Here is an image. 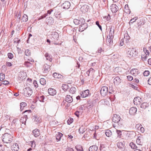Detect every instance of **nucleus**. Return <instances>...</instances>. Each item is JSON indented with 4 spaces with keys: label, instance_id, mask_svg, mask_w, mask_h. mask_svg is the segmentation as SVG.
<instances>
[{
    "label": "nucleus",
    "instance_id": "obj_26",
    "mask_svg": "<svg viewBox=\"0 0 151 151\" xmlns=\"http://www.w3.org/2000/svg\"><path fill=\"white\" fill-rule=\"evenodd\" d=\"M32 120L36 122V124L40 123L41 122L40 119L37 118V116H33Z\"/></svg>",
    "mask_w": 151,
    "mask_h": 151
},
{
    "label": "nucleus",
    "instance_id": "obj_41",
    "mask_svg": "<svg viewBox=\"0 0 151 151\" xmlns=\"http://www.w3.org/2000/svg\"><path fill=\"white\" fill-rule=\"evenodd\" d=\"M5 79V75L3 73H0V81H1Z\"/></svg>",
    "mask_w": 151,
    "mask_h": 151
},
{
    "label": "nucleus",
    "instance_id": "obj_51",
    "mask_svg": "<svg viewBox=\"0 0 151 151\" xmlns=\"http://www.w3.org/2000/svg\"><path fill=\"white\" fill-rule=\"evenodd\" d=\"M73 119L72 118H70L67 121L68 124L69 125L71 124L73 122Z\"/></svg>",
    "mask_w": 151,
    "mask_h": 151
},
{
    "label": "nucleus",
    "instance_id": "obj_30",
    "mask_svg": "<svg viewBox=\"0 0 151 151\" xmlns=\"http://www.w3.org/2000/svg\"><path fill=\"white\" fill-rule=\"evenodd\" d=\"M75 148L77 151H83L82 146L80 145H76Z\"/></svg>",
    "mask_w": 151,
    "mask_h": 151
},
{
    "label": "nucleus",
    "instance_id": "obj_11",
    "mask_svg": "<svg viewBox=\"0 0 151 151\" xmlns=\"http://www.w3.org/2000/svg\"><path fill=\"white\" fill-rule=\"evenodd\" d=\"M49 94L51 96H54L56 94V91L55 90L52 88H49L48 90Z\"/></svg>",
    "mask_w": 151,
    "mask_h": 151
},
{
    "label": "nucleus",
    "instance_id": "obj_53",
    "mask_svg": "<svg viewBox=\"0 0 151 151\" xmlns=\"http://www.w3.org/2000/svg\"><path fill=\"white\" fill-rule=\"evenodd\" d=\"M150 74V72L148 70H145L143 73L144 76H147Z\"/></svg>",
    "mask_w": 151,
    "mask_h": 151
},
{
    "label": "nucleus",
    "instance_id": "obj_38",
    "mask_svg": "<svg viewBox=\"0 0 151 151\" xmlns=\"http://www.w3.org/2000/svg\"><path fill=\"white\" fill-rule=\"evenodd\" d=\"M40 84L42 85H44L46 83V81L43 78H41L40 79Z\"/></svg>",
    "mask_w": 151,
    "mask_h": 151
},
{
    "label": "nucleus",
    "instance_id": "obj_21",
    "mask_svg": "<svg viewBox=\"0 0 151 151\" xmlns=\"http://www.w3.org/2000/svg\"><path fill=\"white\" fill-rule=\"evenodd\" d=\"M88 6L87 5H84L82 6L81 8V10L83 12H86L88 11Z\"/></svg>",
    "mask_w": 151,
    "mask_h": 151
},
{
    "label": "nucleus",
    "instance_id": "obj_25",
    "mask_svg": "<svg viewBox=\"0 0 151 151\" xmlns=\"http://www.w3.org/2000/svg\"><path fill=\"white\" fill-rule=\"evenodd\" d=\"M63 135V134L60 132H58L56 135V138L57 141H59L60 140L61 137Z\"/></svg>",
    "mask_w": 151,
    "mask_h": 151
},
{
    "label": "nucleus",
    "instance_id": "obj_22",
    "mask_svg": "<svg viewBox=\"0 0 151 151\" xmlns=\"http://www.w3.org/2000/svg\"><path fill=\"white\" fill-rule=\"evenodd\" d=\"M98 149V147L96 145H93L90 147L89 150V151H96Z\"/></svg>",
    "mask_w": 151,
    "mask_h": 151
},
{
    "label": "nucleus",
    "instance_id": "obj_33",
    "mask_svg": "<svg viewBox=\"0 0 151 151\" xmlns=\"http://www.w3.org/2000/svg\"><path fill=\"white\" fill-rule=\"evenodd\" d=\"M28 20V17L27 15L24 14L21 19L22 22H27Z\"/></svg>",
    "mask_w": 151,
    "mask_h": 151
},
{
    "label": "nucleus",
    "instance_id": "obj_12",
    "mask_svg": "<svg viewBox=\"0 0 151 151\" xmlns=\"http://www.w3.org/2000/svg\"><path fill=\"white\" fill-rule=\"evenodd\" d=\"M137 111V109L134 107H131L129 110V113L131 115H133L135 114Z\"/></svg>",
    "mask_w": 151,
    "mask_h": 151
},
{
    "label": "nucleus",
    "instance_id": "obj_14",
    "mask_svg": "<svg viewBox=\"0 0 151 151\" xmlns=\"http://www.w3.org/2000/svg\"><path fill=\"white\" fill-rule=\"evenodd\" d=\"M65 101L68 103H70L73 101V99L71 96L68 95L65 97Z\"/></svg>",
    "mask_w": 151,
    "mask_h": 151
},
{
    "label": "nucleus",
    "instance_id": "obj_9",
    "mask_svg": "<svg viewBox=\"0 0 151 151\" xmlns=\"http://www.w3.org/2000/svg\"><path fill=\"white\" fill-rule=\"evenodd\" d=\"M118 7L116 4H113L111 6V9L113 13L116 12L118 10Z\"/></svg>",
    "mask_w": 151,
    "mask_h": 151
},
{
    "label": "nucleus",
    "instance_id": "obj_2",
    "mask_svg": "<svg viewBox=\"0 0 151 151\" xmlns=\"http://www.w3.org/2000/svg\"><path fill=\"white\" fill-rule=\"evenodd\" d=\"M2 141L4 143H10L12 141V136L8 133L4 134L2 137Z\"/></svg>",
    "mask_w": 151,
    "mask_h": 151
},
{
    "label": "nucleus",
    "instance_id": "obj_28",
    "mask_svg": "<svg viewBox=\"0 0 151 151\" xmlns=\"http://www.w3.org/2000/svg\"><path fill=\"white\" fill-rule=\"evenodd\" d=\"M105 134L106 136L109 137L112 135V132L110 130L107 129L105 131Z\"/></svg>",
    "mask_w": 151,
    "mask_h": 151
},
{
    "label": "nucleus",
    "instance_id": "obj_52",
    "mask_svg": "<svg viewBox=\"0 0 151 151\" xmlns=\"http://www.w3.org/2000/svg\"><path fill=\"white\" fill-rule=\"evenodd\" d=\"M48 21V22L50 24H52L54 22V20L53 18L51 17H49Z\"/></svg>",
    "mask_w": 151,
    "mask_h": 151
},
{
    "label": "nucleus",
    "instance_id": "obj_48",
    "mask_svg": "<svg viewBox=\"0 0 151 151\" xmlns=\"http://www.w3.org/2000/svg\"><path fill=\"white\" fill-rule=\"evenodd\" d=\"M24 65L27 67H29L31 66L32 64L29 62L26 61L25 62Z\"/></svg>",
    "mask_w": 151,
    "mask_h": 151
},
{
    "label": "nucleus",
    "instance_id": "obj_47",
    "mask_svg": "<svg viewBox=\"0 0 151 151\" xmlns=\"http://www.w3.org/2000/svg\"><path fill=\"white\" fill-rule=\"evenodd\" d=\"M116 132L118 135V137L119 138H121L122 135L121 131L120 130H116Z\"/></svg>",
    "mask_w": 151,
    "mask_h": 151
},
{
    "label": "nucleus",
    "instance_id": "obj_19",
    "mask_svg": "<svg viewBox=\"0 0 151 151\" xmlns=\"http://www.w3.org/2000/svg\"><path fill=\"white\" fill-rule=\"evenodd\" d=\"M86 129L85 126L82 125L79 129V132L80 134H82L86 130Z\"/></svg>",
    "mask_w": 151,
    "mask_h": 151
},
{
    "label": "nucleus",
    "instance_id": "obj_50",
    "mask_svg": "<svg viewBox=\"0 0 151 151\" xmlns=\"http://www.w3.org/2000/svg\"><path fill=\"white\" fill-rule=\"evenodd\" d=\"M141 138V137H138L137 139H136V143L138 145H141V142L140 140Z\"/></svg>",
    "mask_w": 151,
    "mask_h": 151
},
{
    "label": "nucleus",
    "instance_id": "obj_18",
    "mask_svg": "<svg viewBox=\"0 0 151 151\" xmlns=\"http://www.w3.org/2000/svg\"><path fill=\"white\" fill-rule=\"evenodd\" d=\"M45 56L47 60L50 62L52 61V56L50 54H49L48 53H46Z\"/></svg>",
    "mask_w": 151,
    "mask_h": 151
},
{
    "label": "nucleus",
    "instance_id": "obj_10",
    "mask_svg": "<svg viewBox=\"0 0 151 151\" xmlns=\"http://www.w3.org/2000/svg\"><path fill=\"white\" fill-rule=\"evenodd\" d=\"M62 6L64 9H68L70 6V4L69 2L66 1L63 4Z\"/></svg>",
    "mask_w": 151,
    "mask_h": 151
},
{
    "label": "nucleus",
    "instance_id": "obj_40",
    "mask_svg": "<svg viewBox=\"0 0 151 151\" xmlns=\"http://www.w3.org/2000/svg\"><path fill=\"white\" fill-rule=\"evenodd\" d=\"M76 91V89L75 87H72L70 89V92L72 93H75Z\"/></svg>",
    "mask_w": 151,
    "mask_h": 151
},
{
    "label": "nucleus",
    "instance_id": "obj_63",
    "mask_svg": "<svg viewBox=\"0 0 151 151\" xmlns=\"http://www.w3.org/2000/svg\"><path fill=\"white\" fill-rule=\"evenodd\" d=\"M27 113H31V111L30 110H26L24 111V112H23V113H25L26 114L25 115H27Z\"/></svg>",
    "mask_w": 151,
    "mask_h": 151
},
{
    "label": "nucleus",
    "instance_id": "obj_7",
    "mask_svg": "<svg viewBox=\"0 0 151 151\" xmlns=\"http://www.w3.org/2000/svg\"><path fill=\"white\" fill-rule=\"evenodd\" d=\"M32 93V88L29 87H27L25 88L24 93L26 94L27 96H30Z\"/></svg>",
    "mask_w": 151,
    "mask_h": 151
},
{
    "label": "nucleus",
    "instance_id": "obj_3",
    "mask_svg": "<svg viewBox=\"0 0 151 151\" xmlns=\"http://www.w3.org/2000/svg\"><path fill=\"white\" fill-rule=\"evenodd\" d=\"M138 54L137 51L132 48V49L128 48L127 52V57L131 58L133 57L134 58L136 57Z\"/></svg>",
    "mask_w": 151,
    "mask_h": 151
},
{
    "label": "nucleus",
    "instance_id": "obj_44",
    "mask_svg": "<svg viewBox=\"0 0 151 151\" xmlns=\"http://www.w3.org/2000/svg\"><path fill=\"white\" fill-rule=\"evenodd\" d=\"M44 99H45V96L43 95L40 96V97H38V99H39V100L40 102H44Z\"/></svg>",
    "mask_w": 151,
    "mask_h": 151
},
{
    "label": "nucleus",
    "instance_id": "obj_31",
    "mask_svg": "<svg viewBox=\"0 0 151 151\" xmlns=\"http://www.w3.org/2000/svg\"><path fill=\"white\" fill-rule=\"evenodd\" d=\"M62 89L65 91L69 89V86L67 84H63L62 86Z\"/></svg>",
    "mask_w": 151,
    "mask_h": 151
},
{
    "label": "nucleus",
    "instance_id": "obj_42",
    "mask_svg": "<svg viewBox=\"0 0 151 151\" xmlns=\"http://www.w3.org/2000/svg\"><path fill=\"white\" fill-rule=\"evenodd\" d=\"M137 19L138 17H135L133 19H131L129 22V24H133L134 22H135L136 20Z\"/></svg>",
    "mask_w": 151,
    "mask_h": 151
},
{
    "label": "nucleus",
    "instance_id": "obj_62",
    "mask_svg": "<svg viewBox=\"0 0 151 151\" xmlns=\"http://www.w3.org/2000/svg\"><path fill=\"white\" fill-rule=\"evenodd\" d=\"M79 20L78 19H74L73 20V22L75 24H79Z\"/></svg>",
    "mask_w": 151,
    "mask_h": 151
},
{
    "label": "nucleus",
    "instance_id": "obj_8",
    "mask_svg": "<svg viewBox=\"0 0 151 151\" xmlns=\"http://www.w3.org/2000/svg\"><path fill=\"white\" fill-rule=\"evenodd\" d=\"M87 24L85 22L80 25L79 28V31L80 32H82L86 29L87 27Z\"/></svg>",
    "mask_w": 151,
    "mask_h": 151
},
{
    "label": "nucleus",
    "instance_id": "obj_60",
    "mask_svg": "<svg viewBox=\"0 0 151 151\" xmlns=\"http://www.w3.org/2000/svg\"><path fill=\"white\" fill-rule=\"evenodd\" d=\"M124 12L126 13H128L129 14H130L131 12V11L130 10V9H124Z\"/></svg>",
    "mask_w": 151,
    "mask_h": 151
},
{
    "label": "nucleus",
    "instance_id": "obj_46",
    "mask_svg": "<svg viewBox=\"0 0 151 151\" xmlns=\"http://www.w3.org/2000/svg\"><path fill=\"white\" fill-rule=\"evenodd\" d=\"M79 20V24H83V23L85 22V20L83 18H81L80 19L78 20Z\"/></svg>",
    "mask_w": 151,
    "mask_h": 151
},
{
    "label": "nucleus",
    "instance_id": "obj_54",
    "mask_svg": "<svg viewBox=\"0 0 151 151\" xmlns=\"http://www.w3.org/2000/svg\"><path fill=\"white\" fill-rule=\"evenodd\" d=\"M21 13L19 12L17 16V20L18 22H19L21 18Z\"/></svg>",
    "mask_w": 151,
    "mask_h": 151
},
{
    "label": "nucleus",
    "instance_id": "obj_20",
    "mask_svg": "<svg viewBox=\"0 0 151 151\" xmlns=\"http://www.w3.org/2000/svg\"><path fill=\"white\" fill-rule=\"evenodd\" d=\"M27 115H24L23 117H22L20 119V121L22 124L26 123L27 119Z\"/></svg>",
    "mask_w": 151,
    "mask_h": 151
},
{
    "label": "nucleus",
    "instance_id": "obj_37",
    "mask_svg": "<svg viewBox=\"0 0 151 151\" xmlns=\"http://www.w3.org/2000/svg\"><path fill=\"white\" fill-rule=\"evenodd\" d=\"M129 145L131 148L135 149L137 148V147L136 145L133 142H131L129 144Z\"/></svg>",
    "mask_w": 151,
    "mask_h": 151
},
{
    "label": "nucleus",
    "instance_id": "obj_55",
    "mask_svg": "<svg viewBox=\"0 0 151 151\" xmlns=\"http://www.w3.org/2000/svg\"><path fill=\"white\" fill-rule=\"evenodd\" d=\"M7 55L8 58L10 59H12L13 57V55L11 53H8Z\"/></svg>",
    "mask_w": 151,
    "mask_h": 151
},
{
    "label": "nucleus",
    "instance_id": "obj_5",
    "mask_svg": "<svg viewBox=\"0 0 151 151\" xmlns=\"http://www.w3.org/2000/svg\"><path fill=\"white\" fill-rule=\"evenodd\" d=\"M51 33V39L52 42H55L58 40L59 35L57 32H52Z\"/></svg>",
    "mask_w": 151,
    "mask_h": 151
},
{
    "label": "nucleus",
    "instance_id": "obj_57",
    "mask_svg": "<svg viewBox=\"0 0 151 151\" xmlns=\"http://www.w3.org/2000/svg\"><path fill=\"white\" fill-rule=\"evenodd\" d=\"M127 78L128 80L130 81H132L133 79V77L131 76H127Z\"/></svg>",
    "mask_w": 151,
    "mask_h": 151
},
{
    "label": "nucleus",
    "instance_id": "obj_1",
    "mask_svg": "<svg viewBox=\"0 0 151 151\" xmlns=\"http://www.w3.org/2000/svg\"><path fill=\"white\" fill-rule=\"evenodd\" d=\"M112 121L115 123L113 124V127L115 128L116 127H122L123 126V120L121 119L119 115L117 114L114 115L113 117Z\"/></svg>",
    "mask_w": 151,
    "mask_h": 151
},
{
    "label": "nucleus",
    "instance_id": "obj_13",
    "mask_svg": "<svg viewBox=\"0 0 151 151\" xmlns=\"http://www.w3.org/2000/svg\"><path fill=\"white\" fill-rule=\"evenodd\" d=\"M89 91L88 90L83 91L82 92V93L81 94V96L82 98H85L89 94Z\"/></svg>",
    "mask_w": 151,
    "mask_h": 151
},
{
    "label": "nucleus",
    "instance_id": "obj_39",
    "mask_svg": "<svg viewBox=\"0 0 151 151\" xmlns=\"http://www.w3.org/2000/svg\"><path fill=\"white\" fill-rule=\"evenodd\" d=\"M25 55L28 56H29L31 55V51L28 49L26 50L25 52Z\"/></svg>",
    "mask_w": 151,
    "mask_h": 151
},
{
    "label": "nucleus",
    "instance_id": "obj_43",
    "mask_svg": "<svg viewBox=\"0 0 151 151\" xmlns=\"http://www.w3.org/2000/svg\"><path fill=\"white\" fill-rule=\"evenodd\" d=\"M82 114V111H76L75 113V115L77 117H79V115H81Z\"/></svg>",
    "mask_w": 151,
    "mask_h": 151
},
{
    "label": "nucleus",
    "instance_id": "obj_29",
    "mask_svg": "<svg viewBox=\"0 0 151 151\" xmlns=\"http://www.w3.org/2000/svg\"><path fill=\"white\" fill-rule=\"evenodd\" d=\"M53 76L55 78L59 79L61 78L62 75L57 73H54L53 74Z\"/></svg>",
    "mask_w": 151,
    "mask_h": 151
},
{
    "label": "nucleus",
    "instance_id": "obj_59",
    "mask_svg": "<svg viewBox=\"0 0 151 151\" xmlns=\"http://www.w3.org/2000/svg\"><path fill=\"white\" fill-rule=\"evenodd\" d=\"M33 84L35 88H37L38 87V85L37 83V82L36 81L34 80Z\"/></svg>",
    "mask_w": 151,
    "mask_h": 151
},
{
    "label": "nucleus",
    "instance_id": "obj_61",
    "mask_svg": "<svg viewBox=\"0 0 151 151\" xmlns=\"http://www.w3.org/2000/svg\"><path fill=\"white\" fill-rule=\"evenodd\" d=\"M93 106V104L91 102L90 103H88V107L89 109L91 108Z\"/></svg>",
    "mask_w": 151,
    "mask_h": 151
},
{
    "label": "nucleus",
    "instance_id": "obj_6",
    "mask_svg": "<svg viewBox=\"0 0 151 151\" xmlns=\"http://www.w3.org/2000/svg\"><path fill=\"white\" fill-rule=\"evenodd\" d=\"M54 10H55V12L54 13V15L58 19H60L61 17V13L59 12V9L57 7H55L54 8Z\"/></svg>",
    "mask_w": 151,
    "mask_h": 151
},
{
    "label": "nucleus",
    "instance_id": "obj_4",
    "mask_svg": "<svg viewBox=\"0 0 151 151\" xmlns=\"http://www.w3.org/2000/svg\"><path fill=\"white\" fill-rule=\"evenodd\" d=\"M108 92V88L107 86H104L101 88L100 93L103 96H106ZM109 92L110 93H111V92L110 91H109Z\"/></svg>",
    "mask_w": 151,
    "mask_h": 151
},
{
    "label": "nucleus",
    "instance_id": "obj_58",
    "mask_svg": "<svg viewBox=\"0 0 151 151\" xmlns=\"http://www.w3.org/2000/svg\"><path fill=\"white\" fill-rule=\"evenodd\" d=\"M142 126L140 124H137L136 125L135 127L137 129H139Z\"/></svg>",
    "mask_w": 151,
    "mask_h": 151
},
{
    "label": "nucleus",
    "instance_id": "obj_23",
    "mask_svg": "<svg viewBox=\"0 0 151 151\" xmlns=\"http://www.w3.org/2000/svg\"><path fill=\"white\" fill-rule=\"evenodd\" d=\"M50 67L47 64H45L43 66V68L44 69V72L46 73L50 69Z\"/></svg>",
    "mask_w": 151,
    "mask_h": 151
},
{
    "label": "nucleus",
    "instance_id": "obj_56",
    "mask_svg": "<svg viewBox=\"0 0 151 151\" xmlns=\"http://www.w3.org/2000/svg\"><path fill=\"white\" fill-rule=\"evenodd\" d=\"M96 24L99 27L100 29L102 31V27L100 25L99 22L98 21H96Z\"/></svg>",
    "mask_w": 151,
    "mask_h": 151
},
{
    "label": "nucleus",
    "instance_id": "obj_17",
    "mask_svg": "<svg viewBox=\"0 0 151 151\" xmlns=\"http://www.w3.org/2000/svg\"><path fill=\"white\" fill-rule=\"evenodd\" d=\"M33 134L35 137H38L40 135L39 130L37 129H35L32 131Z\"/></svg>",
    "mask_w": 151,
    "mask_h": 151
},
{
    "label": "nucleus",
    "instance_id": "obj_16",
    "mask_svg": "<svg viewBox=\"0 0 151 151\" xmlns=\"http://www.w3.org/2000/svg\"><path fill=\"white\" fill-rule=\"evenodd\" d=\"M12 150L15 151H18L19 149V146L17 143H14L11 147Z\"/></svg>",
    "mask_w": 151,
    "mask_h": 151
},
{
    "label": "nucleus",
    "instance_id": "obj_45",
    "mask_svg": "<svg viewBox=\"0 0 151 151\" xmlns=\"http://www.w3.org/2000/svg\"><path fill=\"white\" fill-rule=\"evenodd\" d=\"M58 123V122L56 121H52L50 122V124L52 126H54L56 125Z\"/></svg>",
    "mask_w": 151,
    "mask_h": 151
},
{
    "label": "nucleus",
    "instance_id": "obj_35",
    "mask_svg": "<svg viewBox=\"0 0 151 151\" xmlns=\"http://www.w3.org/2000/svg\"><path fill=\"white\" fill-rule=\"evenodd\" d=\"M114 29L112 28V27H111L110 28V30L109 32V36L110 37H114Z\"/></svg>",
    "mask_w": 151,
    "mask_h": 151
},
{
    "label": "nucleus",
    "instance_id": "obj_32",
    "mask_svg": "<svg viewBox=\"0 0 151 151\" xmlns=\"http://www.w3.org/2000/svg\"><path fill=\"white\" fill-rule=\"evenodd\" d=\"M117 145L119 148L121 149L123 148L124 145L123 143L121 142H120L117 143Z\"/></svg>",
    "mask_w": 151,
    "mask_h": 151
},
{
    "label": "nucleus",
    "instance_id": "obj_15",
    "mask_svg": "<svg viewBox=\"0 0 151 151\" xmlns=\"http://www.w3.org/2000/svg\"><path fill=\"white\" fill-rule=\"evenodd\" d=\"M121 83V79L119 76L116 77L114 79V84L118 85Z\"/></svg>",
    "mask_w": 151,
    "mask_h": 151
},
{
    "label": "nucleus",
    "instance_id": "obj_24",
    "mask_svg": "<svg viewBox=\"0 0 151 151\" xmlns=\"http://www.w3.org/2000/svg\"><path fill=\"white\" fill-rule=\"evenodd\" d=\"M112 38L113 37L108 36L107 38V43L109 45H110L112 44Z\"/></svg>",
    "mask_w": 151,
    "mask_h": 151
},
{
    "label": "nucleus",
    "instance_id": "obj_64",
    "mask_svg": "<svg viewBox=\"0 0 151 151\" xmlns=\"http://www.w3.org/2000/svg\"><path fill=\"white\" fill-rule=\"evenodd\" d=\"M147 55H145V56H144L143 57L142 56V60L143 61H145L147 59Z\"/></svg>",
    "mask_w": 151,
    "mask_h": 151
},
{
    "label": "nucleus",
    "instance_id": "obj_49",
    "mask_svg": "<svg viewBox=\"0 0 151 151\" xmlns=\"http://www.w3.org/2000/svg\"><path fill=\"white\" fill-rule=\"evenodd\" d=\"M30 144L31 145V147L33 148H34L35 147V142L34 141H30Z\"/></svg>",
    "mask_w": 151,
    "mask_h": 151
},
{
    "label": "nucleus",
    "instance_id": "obj_36",
    "mask_svg": "<svg viewBox=\"0 0 151 151\" xmlns=\"http://www.w3.org/2000/svg\"><path fill=\"white\" fill-rule=\"evenodd\" d=\"M148 106V104L144 102L141 104L140 105V107L144 109H145Z\"/></svg>",
    "mask_w": 151,
    "mask_h": 151
},
{
    "label": "nucleus",
    "instance_id": "obj_27",
    "mask_svg": "<svg viewBox=\"0 0 151 151\" xmlns=\"http://www.w3.org/2000/svg\"><path fill=\"white\" fill-rule=\"evenodd\" d=\"M95 71V70L91 68L87 71L86 73L87 74L88 76H89L90 74L92 75L93 73H94Z\"/></svg>",
    "mask_w": 151,
    "mask_h": 151
},
{
    "label": "nucleus",
    "instance_id": "obj_34",
    "mask_svg": "<svg viewBox=\"0 0 151 151\" xmlns=\"http://www.w3.org/2000/svg\"><path fill=\"white\" fill-rule=\"evenodd\" d=\"M27 106V104L25 102H22L20 104V110L22 111L24 107Z\"/></svg>",
    "mask_w": 151,
    "mask_h": 151
}]
</instances>
